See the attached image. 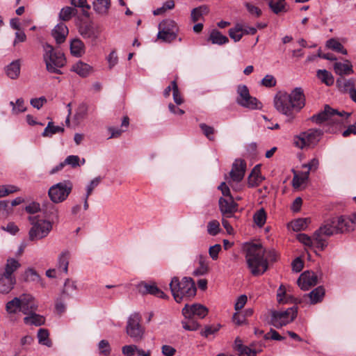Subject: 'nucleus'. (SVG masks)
I'll return each instance as SVG.
<instances>
[{"mask_svg": "<svg viewBox=\"0 0 356 356\" xmlns=\"http://www.w3.org/2000/svg\"><path fill=\"white\" fill-rule=\"evenodd\" d=\"M245 259L251 273L254 275L264 274L268 268V261H275V250H266L260 243H251L246 248Z\"/></svg>", "mask_w": 356, "mask_h": 356, "instance_id": "nucleus-1", "label": "nucleus"}, {"mask_svg": "<svg viewBox=\"0 0 356 356\" xmlns=\"http://www.w3.org/2000/svg\"><path fill=\"white\" fill-rule=\"evenodd\" d=\"M276 109L289 118L291 122L295 118V113L299 112L305 105V97L301 88H296L290 94L279 92L275 97Z\"/></svg>", "mask_w": 356, "mask_h": 356, "instance_id": "nucleus-2", "label": "nucleus"}, {"mask_svg": "<svg viewBox=\"0 0 356 356\" xmlns=\"http://www.w3.org/2000/svg\"><path fill=\"white\" fill-rule=\"evenodd\" d=\"M356 223V213L350 217L339 216L332 218L330 221L317 229V240L321 250H323L327 245L323 236H330L338 233H344L353 229V225Z\"/></svg>", "mask_w": 356, "mask_h": 356, "instance_id": "nucleus-3", "label": "nucleus"}, {"mask_svg": "<svg viewBox=\"0 0 356 356\" xmlns=\"http://www.w3.org/2000/svg\"><path fill=\"white\" fill-rule=\"evenodd\" d=\"M172 295L177 302H181L184 298H191L195 296L197 289L192 278L184 277L181 281L179 277H174L170 283Z\"/></svg>", "mask_w": 356, "mask_h": 356, "instance_id": "nucleus-4", "label": "nucleus"}, {"mask_svg": "<svg viewBox=\"0 0 356 356\" xmlns=\"http://www.w3.org/2000/svg\"><path fill=\"white\" fill-rule=\"evenodd\" d=\"M43 60L46 65L47 70L50 73L61 74L60 68L66 64V59L63 52L56 50L48 43L43 44Z\"/></svg>", "mask_w": 356, "mask_h": 356, "instance_id": "nucleus-5", "label": "nucleus"}, {"mask_svg": "<svg viewBox=\"0 0 356 356\" xmlns=\"http://www.w3.org/2000/svg\"><path fill=\"white\" fill-rule=\"evenodd\" d=\"M21 266L19 262L13 258L7 259L4 267L0 268V293L7 294L16 284L14 273Z\"/></svg>", "mask_w": 356, "mask_h": 356, "instance_id": "nucleus-6", "label": "nucleus"}, {"mask_svg": "<svg viewBox=\"0 0 356 356\" xmlns=\"http://www.w3.org/2000/svg\"><path fill=\"white\" fill-rule=\"evenodd\" d=\"M350 115V113L344 111H338L326 104L324 106V109L318 113L313 115L310 118V120L318 124L327 121H329L331 123L340 124L343 123V118H348Z\"/></svg>", "mask_w": 356, "mask_h": 356, "instance_id": "nucleus-7", "label": "nucleus"}, {"mask_svg": "<svg viewBox=\"0 0 356 356\" xmlns=\"http://www.w3.org/2000/svg\"><path fill=\"white\" fill-rule=\"evenodd\" d=\"M29 220L32 225L29 232V240L31 241L46 237L52 229V225L49 221L41 219L38 216H29Z\"/></svg>", "mask_w": 356, "mask_h": 356, "instance_id": "nucleus-8", "label": "nucleus"}, {"mask_svg": "<svg viewBox=\"0 0 356 356\" xmlns=\"http://www.w3.org/2000/svg\"><path fill=\"white\" fill-rule=\"evenodd\" d=\"M298 307L296 305L284 312L273 310L270 312V323L277 328H280L294 321L298 314Z\"/></svg>", "mask_w": 356, "mask_h": 356, "instance_id": "nucleus-9", "label": "nucleus"}, {"mask_svg": "<svg viewBox=\"0 0 356 356\" xmlns=\"http://www.w3.org/2000/svg\"><path fill=\"white\" fill-rule=\"evenodd\" d=\"M323 131L319 129H309L301 133L296 140L297 147L302 149L304 147H314L320 141Z\"/></svg>", "mask_w": 356, "mask_h": 356, "instance_id": "nucleus-10", "label": "nucleus"}, {"mask_svg": "<svg viewBox=\"0 0 356 356\" xmlns=\"http://www.w3.org/2000/svg\"><path fill=\"white\" fill-rule=\"evenodd\" d=\"M72 190V184L70 181L59 182L49 189V196L54 203L65 201Z\"/></svg>", "mask_w": 356, "mask_h": 356, "instance_id": "nucleus-11", "label": "nucleus"}, {"mask_svg": "<svg viewBox=\"0 0 356 356\" xmlns=\"http://www.w3.org/2000/svg\"><path fill=\"white\" fill-rule=\"evenodd\" d=\"M177 31L178 27L175 21L164 19L159 25L157 38L162 42L170 43L176 39Z\"/></svg>", "mask_w": 356, "mask_h": 356, "instance_id": "nucleus-12", "label": "nucleus"}, {"mask_svg": "<svg viewBox=\"0 0 356 356\" xmlns=\"http://www.w3.org/2000/svg\"><path fill=\"white\" fill-rule=\"evenodd\" d=\"M141 317L139 314H131L127 321V334L133 339L134 341L139 342L143 339L144 328L140 325Z\"/></svg>", "mask_w": 356, "mask_h": 356, "instance_id": "nucleus-13", "label": "nucleus"}, {"mask_svg": "<svg viewBox=\"0 0 356 356\" xmlns=\"http://www.w3.org/2000/svg\"><path fill=\"white\" fill-rule=\"evenodd\" d=\"M237 93L238 97L236 99V102L240 106L250 109L260 108L259 105L261 103L257 98L250 95L249 90L246 86L239 85L237 88Z\"/></svg>", "mask_w": 356, "mask_h": 356, "instance_id": "nucleus-14", "label": "nucleus"}, {"mask_svg": "<svg viewBox=\"0 0 356 356\" xmlns=\"http://www.w3.org/2000/svg\"><path fill=\"white\" fill-rule=\"evenodd\" d=\"M79 31L84 38H90L92 40L97 39L100 33L99 26L88 20L81 22Z\"/></svg>", "mask_w": 356, "mask_h": 356, "instance_id": "nucleus-15", "label": "nucleus"}, {"mask_svg": "<svg viewBox=\"0 0 356 356\" xmlns=\"http://www.w3.org/2000/svg\"><path fill=\"white\" fill-rule=\"evenodd\" d=\"M184 316H195L200 318H204L208 314V309L206 307L200 304H193L192 305H186L181 310Z\"/></svg>", "mask_w": 356, "mask_h": 356, "instance_id": "nucleus-16", "label": "nucleus"}, {"mask_svg": "<svg viewBox=\"0 0 356 356\" xmlns=\"http://www.w3.org/2000/svg\"><path fill=\"white\" fill-rule=\"evenodd\" d=\"M297 283L302 290L307 291L318 283V277L315 273L305 271L298 278Z\"/></svg>", "mask_w": 356, "mask_h": 356, "instance_id": "nucleus-17", "label": "nucleus"}, {"mask_svg": "<svg viewBox=\"0 0 356 356\" xmlns=\"http://www.w3.org/2000/svg\"><path fill=\"white\" fill-rule=\"evenodd\" d=\"M138 291L140 293L145 294H151L158 298H161L163 299L167 298L168 296L165 294L163 291H162L155 283H147L145 282H141L138 284Z\"/></svg>", "mask_w": 356, "mask_h": 356, "instance_id": "nucleus-18", "label": "nucleus"}, {"mask_svg": "<svg viewBox=\"0 0 356 356\" xmlns=\"http://www.w3.org/2000/svg\"><path fill=\"white\" fill-rule=\"evenodd\" d=\"M219 208L223 216L229 218L237 211L238 204L234 202L232 196L227 199L220 197L219 199Z\"/></svg>", "mask_w": 356, "mask_h": 356, "instance_id": "nucleus-19", "label": "nucleus"}, {"mask_svg": "<svg viewBox=\"0 0 356 356\" xmlns=\"http://www.w3.org/2000/svg\"><path fill=\"white\" fill-rule=\"evenodd\" d=\"M246 163L242 159H236L232 165L229 176L234 181H241L245 175Z\"/></svg>", "mask_w": 356, "mask_h": 356, "instance_id": "nucleus-20", "label": "nucleus"}, {"mask_svg": "<svg viewBox=\"0 0 356 356\" xmlns=\"http://www.w3.org/2000/svg\"><path fill=\"white\" fill-rule=\"evenodd\" d=\"M19 298L21 302V312L23 314L29 315L37 310L38 304L32 296L24 294L21 296Z\"/></svg>", "mask_w": 356, "mask_h": 356, "instance_id": "nucleus-21", "label": "nucleus"}, {"mask_svg": "<svg viewBox=\"0 0 356 356\" xmlns=\"http://www.w3.org/2000/svg\"><path fill=\"white\" fill-rule=\"evenodd\" d=\"M54 204L55 203L52 201L51 202H48L43 204L42 209L44 218H46L44 220L49 221L51 225L57 222L58 220V209Z\"/></svg>", "mask_w": 356, "mask_h": 356, "instance_id": "nucleus-22", "label": "nucleus"}, {"mask_svg": "<svg viewBox=\"0 0 356 356\" xmlns=\"http://www.w3.org/2000/svg\"><path fill=\"white\" fill-rule=\"evenodd\" d=\"M234 349L239 356H257V354L261 351V349H255L243 345L238 337L235 339Z\"/></svg>", "mask_w": 356, "mask_h": 356, "instance_id": "nucleus-23", "label": "nucleus"}, {"mask_svg": "<svg viewBox=\"0 0 356 356\" xmlns=\"http://www.w3.org/2000/svg\"><path fill=\"white\" fill-rule=\"evenodd\" d=\"M68 32L67 26L63 22H60L52 30L51 35L56 43L60 44L65 41Z\"/></svg>", "mask_w": 356, "mask_h": 356, "instance_id": "nucleus-24", "label": "nucleus"}, {"mask_svg": "<svg viewBox=\"0 0 356 356\" xmlns=\"http://www.w3.org/2000/svg\"><path fill=\"white\" fill-rule=\"evenodd\" d=\"M268 5L270 10L277 15L287 13L290 8L286 0H268Z\"/></svg>", "mask_w": 356, "mask_h": 356, "instance_id": "nucleus-25", "label": "nucleus"}, {"mask_svg": "<svg viewBox=\"0 0 356 356\" xmlns=\"http://www.w3.org/2000/svg\"><path fill=\"white\" fill-rule=\"evenodd\" d=\"M277 302L280 304L294 303L297 306L301 300L291 295L287 294L284 285H280L277 293Z\"/></svg>", "mask_w": 356, "mask_h": 356, "instance_id": "nucleus-26", "label": "nucleus"}, {"mask_svg": "<svg viewBox=\"0 0 356 356\" xmlns=\"http://www.w3.org/2000/svg\"><path fill=\"white\" fill-rule=\"evenodd\" d=\"M334 70L336 74L340 76L350 75L353 74V65L350 60H346L345 63L336 62L334 64Z\"/></svg>", "mask_w": 356, "mask_h": 356, "instance_id": "nucleus-27", "label": "nucleus"}, {"mask_svg": "<svg viewBox=\"0 0 356 356\" xmlns=\"http://www.w3.org/2000/svg\"><path fill=\"white\" fill-rule=\"evenodd\" d=\"M264 178L261 175L260 167L259 165L254 166L248 179L249 187H255L259 186Z\"/></svg>", "mask_w": 356, "mask_h": 356, "instance_id": "nucleus-28", "label": "nucleus"}, {"mask_svg": "<svg viewBox=\"0 0 356 356\" xmlns=\"http://www.w3.org/2000/svg\"><path fill=\"white\" fill-rule=\"evenodd\" d=\"M316 233L317 230L314 232L313 238H312L305 234H300L298 235V239L300 243H303L305 246H308L312 248H316L318 250H321V246L318 243Z\"/></svg>", "mask_w": 356, "mask_h": 356, "instance_id": "nucleus-29", "label": "nucleus"}, {"mask_svg": "<svg viewBox=\"0 0 356 356\" xmlns=\"http://www.w3.org/2000/svg\"><path fill=\"white\" fill-rule=\"evenodd\" d=\"M21 63L19 60H13L5 68L6 75L11 79H16L20 74Z\"/></svg>", "mask_w": 356, "mask_h": 356, "instance_id": "nucleus-30", "label": "nucleus"}, {"mask_svg": "<svg viewBox=\"0 0 356 356\" xmlns=\"http://www.w3.org/2000/svg\"><path fill=\"white\" fill-rule=\"evenodd\" d=\"M23 279L25 282L39 283L42 287H45V284L33 268H28L23 275Z\"/></svg>", "mask_w": 356, "mask_h": 356, "instance_id": "nucleus-31", "label": "nucleus"}, {"mask_svg": "<svg viewBox=\"0 0 356 356\" xmlns=\"http://www.w3.org/2000/svg\"><path fill=\"white\" fill-rule=\"evenodd\" d=\"M337 84L339 90L345 93H350L351 90L355 89V81L354 79H338L337 80Z\"/></svg>", "mask_w": 356, "mask_h": 356, "instance_id": "nucleus-32", "label": "nucleus"}, {"mask_svg": "<svg viewBox=\"0 0 356 356\" xmlns=\"http://www.w3.org/2000/svg\"><path fill=\"white\" fill-rule=\"evenodd\" d=\"M208 40L211 42L212 44L218 45H222L229 42L228 38L216 29L211 31Z\"/></svg>", "mask_w": 356, "mask_h": 356, "instance_id": "nucleus-33", "label": "nucleus"}, {"mask_svg": "<svg viewBox=\"0 0 356 356\" xmlns=\"http://www.w3.org/2000/svg\"><path fill=\"white\" fill-rule=\"evenodd\" d=\"M70 52L74 56H81L85 52L83 42L78 38L72 40L70 43Z\"/></svg>", "mask_w": 356, "mask_h": 356, "instance_id": "nucleus-34", "label": "nucleus"}, {"mask_svg": "<svg viewBox=\"0 0 356 356\" xmlns=\"http://www.w3.org/2000/svg\"><path fill=\"white\" fill-rule=\"evenodd\" d=\"M24 322L26 325H33L40 326L44 324L45 319L43 316L37 314L35 312L29 314L24 318Z\"/></svg>", "mask_w": 356, "mask_h": 356, "instance_id": "nucleus-35", "label": "nucleus"}, {"mask_svg": "<svg viewBox=\"0 0 356 356\" xmlns=\"http://www.w3.org/2000/svg\"><path fill=\"white\" fill-rule=\"evenodd\" d=\"M111 6V0H95L93 2V8L96 13L105 15L108 13Z\"/></svg>", "mask_w": 356, "mask_h": 356, "instance_id": "nucleus-36", "label": "nucleus"}, {"mask_svg": "<svg viewBox=\"0 0 356 356\" xmlns=\"http://www.w3.org/2000/svg\"><path fill=\"white\" fill-rule=\"evenodd\" d=\"M316 76L327 86H330L334 83V76L329 71L326 70H318L316 72Z\"/></svg>", "mask_w": 356, "mask_h": 356, "instance_id": "nucleus-37", "label": "nucleus"}, {"mask_svg": "<svg viewBox=\"0 0 356 356\" xmlns=\"http://www.w3.org/2000/svg\"><path fill=\"white\" fill-rule=\"evenodd\" d=\"M184 317V318L181 321V323L184 330L188 331H195L198 330L200 325L193 316Z\"/></svg>", "mask_w": 356, "mask_h": 356, "instance_id": "nucleus-38", "label": "nucleus"}, {"mask_svg": "<svg viewBox=\"0 0 356 356\" xmlns=\"http://www.w3.org/2000/svg\"><path fill=\"white\" fill-rule=\"evenodd\" d=\"M91 67L81 61L78 62L72 67V70L82 77L87 76L91 71Z\"/></svg>", "mask_w": 356, "mask_h": 356, "instance_id": "nucleus-39", "label": "nucleus"}, {"mask_svg": "<svg viewBox=\"0 0 356 356\" xmlns=\"http://www.w3.org/2000/svg\"><path fill=\"white\" fill-rule=\"evenodd\" d=\"M209 10L207 6H201L193 8L191 11V20L193 22L199 21L204 15L209 13Z\"/></svg>", "mask_w": 356, "mask_h": 356, "instance_id": "nucleus-40", "label": "nucleus"}, {"mask_svg": "<svg viewBox=\"0 0 356 356\" xmlns=\"http://www.w3.org/2000/svg\"><path fill=\"white\" fill-rule=\"evenodd\" d=\"M209 271V264L207 257L200 255L199 257V266L195 270L193 275L196 276L204 275Z\"/></svg>", "mask_w": 356, "mask_h": 356, "instance_id": "nucleus-41", "label": "nucleus"}, {"mask_svg": "<svg viewBox=\"0 0 356 356\" xmlns=\"http://www.w3.org/2000/svg\"><path fill=\"white\" fill-rule=\"evenodd\" d=\"M325 295V289L323 286H318L312 291L307 296L309 297L311 300V302L312 304H316L322 300L323 296Z\"/></svg>", "mask_w": 356, "mask_h": 356, "instance_id": "nucleus-42", "label": "nucleus"}, {"mask_svg": "<svg viewBox=\"0 0 356 356\" xmlns=\"http://www.w3.org/2000/svg\"><path fill=\"white\" fill-rule=\"evenodd\" d=\"M326 46L327 48L343 55L348 54L347 50L344 48L343 44L334 38L328 40L326 42Z\"/></svg>", "mask_w": 356, "mask_h": 356, "instance_id": "nucleus-43", "label": "nucleus"}, {"mask_svg": "<svg viewBox=\"0 0 356 356\" xmlns=\"http://www.w3.org/2000/svg\"><path fill=\"white\" fill-rule=\"evenodd\" d=\"M20 302L19 298H14L8 301L6 305V312L9 314H16L17 312H21Z\"/></svg>", "mask_w": 356, "mask_h": 356, "instance_id": "nucleus-44", "label": "nucleus"}, {"mask_svg": "<svg viewBox=\"0 0 356 356\" xmlns=\"http://www.w3.org/2000/svg\"><path fill=\"white\" fill-rule=\"evenodd\" d=\"M64 131V128L59 126H54L52 122H49L42 134L43 137H51L54 134Z\"/></svg>", "mask_w": 356, "mask_h": 356, "instance_id": "nucleus-45", "label": "nucleus"}, {"mask_svg": "<svg viewBox=\"0 0 356 356\" xmlns=\"http://www.w3.org/2000/svg\"><path fill=\"white\" fill-rule=\"evenodd\" d=\"M309 222L310 220L309 218H298L294 221H292L290 223V227L293 231L298 232L305 229Z\"/></svg>", "mask_w": 356, "mask_h": 356, "instance_id": "nucleus-46", "label": "nucleus"}, {"mask_svg": "<svg viewBox=\"0 0 356 356\" xmlns=\"http://www.w3.org/2000/svg\"><path fill=\"white\" fill-rule=\"evenodd\" d=\"M49 334L47 329L40 328L38 332V341L40 344L51 347L52 342L49 338Z\"/></svg>", "mask_w": 356, "mask_h": 356, "instance_id": "nucleus-47", "label": "nucleus"}, {"mask_svg": "<svg viewBox=\"0 0 356 356\" xmlns=\"http://www.w3.org/2000/svg\"><path fill=\"white\" fill-rule=\"evenodd\" d=\"M76 13V10L72 7L66 6L61 9L59 18L63 21H69Z\"/></svg>", "mask_w": 356, "mask_h": 356, "instance_id": "nucleus-48", "label": "nucleus"}, {"mask_svg": "<svg viewBox=\"0 0 356 356\" xmlns=\"http://www.w3.org/2000/svg\"><path fill=\"white\" fill-rule=\"evenodd\" d=\"M229 35L234 42L240 41L243 35L242 26L237 24L234 28L230 29L229 30Z\"/></svg>", "mask_w": 356, "mask_h": 356, "instance_id": "nucleus-49", "label": "nucleus"}, {"mask_svg": "<svg viewBox=\"0 0 356 356\" xmlns=\"http://www.w3.org/2000/svg\"><path fill=\"white\" fill-rule=\"evenodd\" d=\"M69 257L70 253L67 251L63 252L59 257V269L63 270L65 273H67L68 271Z\"/></svg>", "mask_w": 356, "mask_h": 356, "instance_id": "nucleus-50", "label": "nucleus"}, {"mask_svg": "<svg viewBox=\"0 0 356 356\" xmlns=\"http://www.w3.org/2000/svg\"><path fill=\"white\" fill-rule=\"evenodd\" d=\"M254 222L260 227H263L266 220V213L264 209L258 210L254 215Z\"/></svg>", "mask_w": 356, "mask_h": 356, "instance_id": "nucleus-51", "label": "nucleus"}, {"mask_svg": "<svg viewBox=\"0 0 356 356\" xmlns=\"http://www.w3.org/2000/svg\"><path fill=\"white\" fill-rule=\"evenodd\" d=\"M72 5L75 7H79L83 8V15L86 17H89L88 10L90 8V6L87 3L86 0H70Z\"/></svg>", "mask_w": 356, "mask_h": 356, "instance_id": "nucleus-52", "label": "nucleus"}, {"mask_svg": "<svg viewBox=\"0 0 356 356\" xmlns=\"http://www.w3.org/2000/svg\"><path fill=\"white\" fill-rule=\"evenodd\" d=\"M220 231V223L216 220H211L207 224V232L211 236H216Z\"/></svg>", "mask_w": 356, "mask_h": 356, "instance_id": "nucleus-53", "label": "nucleus"}, {"mask_svg": "<svg viewBox=\"0 0 356 356\" xmlns=\"http://www.w3.org/2000/svg\"><path fill=\"white\" fill-rule=\"evenodd\" d=\"M11 213V207H9V202L1 200L0 201V219L7 218Z\"/></svg>", "mask_w": 356, "mask_h": 356, "instance_id": "nucleus-54", "label": "nucleus"}, {"mask_svg": "<svg viewBox=\"0 0 356 356\" xmlns=\"http://www.w3.org/2000/svg\"><path fill=\"white\" fill-rule=\"evenodd\" d=\"M171 84L172 86L173 99L177 105H180L184 102V100H183L181 93L179 90L177 83L176 81H172L171 82Z\"/></svg>", "mask_w": 356, "mask_h": 356, "instance_id": "nucleus-55", "label": "nucleus"}, {"mask_svg": "<svg viewBox=\"0 0 356 356\" xmlns=\"http://www.w3.org/2000/svg\"><path fill=\"white\" fill-rule=\"evenodd\" d=\"M308 176L309 171L302 173L301 175L296 174L293 178V186L295 188L300 187L308 179Z\"/></svg>", "mask_w": 356, "mask_h": 356, "instance_id": "nucleus-56", "label": "nucleus"}, {"mask_svg": "<svg viewBox=\"0 0 356 356\" xmlns=\"http://www.w3.org/2000/svg\"><path fill=\"white\" fill-rule=\"evenodd\" d=\"M99 353L104 356H108L111 353V347L108 341L102 340L98 344Z\"/></svg>", "mask_w": 356, "mask_h": 356, "instance_id": "nucleus-57", "label": "nucleus"}, {"mask_svg": "<svg viewBox=\"0 0 356 356\" xmlns=\"http://www.w3.org/2000/svg\"><path fill=\"white\" fill-rule=\"evenodd\" d=\"M200 127L202 131L204 136L210 140H213L214 139V129L211 126H208L204 123H202L200 124Z\"/></svg>", "mask_w": 356, "mask_h": 356, "instance_id": "nucleus-58", "label": "nucleus"}, {"mask_svg": "<svg viewBox=\"0 0 356 356\" xmlns=\"http://www.w3.org/2000/svg\"><path fill=\"white\" fill-rule=\"evenodd\" d=\"M76 289L74 282L69 279H67L65 282L64 288L63 290V295L70 296L73 291Z\"/></svg>", "mask_w": 356, "mask_h": 356, "instance_id": "nucleus-59", "label": "nucleus"}, {"mask_svg": "<svg viewBox=\"0 0 356 356\" xmlns=\"http://www.w3.org/2000/svg\"><path fill=\"white\" fill-rule=\"evenodd\" d=\"M102 181L101 177H95L92 179L86 188V198H88L89 196L92 193L93 190Z\"/></svg>", "mask_w": 356, "mask_h": 356, "instance_id": "nucleus-60", "label": "nucleus"}, {"mask_svg": "<svg viewBox=\"0 0 356 356\" xmlns=\"http://www.w3.org/2000/svg\"><path fill=\"white\" fill-rule=\"evenodd\" d=\"M18 188L13 185L0 186V197L16 192Z\"/></svg>", "mask_w": 356, "mask_h": 356, "instance_id": "nucleus-61", "label": "nucleus"}, {"mask_svg": "<svg viewBox=\"0 0 356 356\" xmlns=\"http://www.w3.org/2000/svg\"><path fill=\"white\" fill-rule=\"evenodd\" d=\"M276 79L271 74L266 75L261 80V84L267 88H271L276 85Z\"/></svg>", "mask_w": 356, "mask_h": 356, "instance_id": "nucleus-62", "label": "nucleus"}, {"mask_svg": "<svg viewBox=\"0 0 356 356\" xmlns=\"http://www.w3.org/2000/svg\"><path fill=\"white\" fill-rule=\"evenodd\" d=\"M79 161L80 159L76 155H70L68 156L64 161L65 165H71L72 168H76L77 166H79Z\"/></svg>", "mask_w": 356, "mask_h": 356, "instance_id": "nucleus-63", "label": "nucleus"}, {"mask_svg": "<svg viewBox=\"0 0 356 356\" xmlns=\"http://www.w3.org/2000/svg\"><path fill=\"white\" fill-rule=\"evenodd\" d=\"M136 350L138 347L136 345H127L122 348V353L126 356H134Z\"/></svg>", "mask_w": 356, "mask_h": 356, "instance_id": "nucleus-64", "label": "nucleus"}]
</instances>
